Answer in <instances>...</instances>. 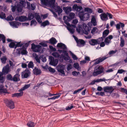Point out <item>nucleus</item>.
<instances>
[{
  "label": "nucleus",
  "instance_id": "9",
  "mask_svg": "<svg viewBox=\"0 0 127 127\" xmlns=\"http://www.w3.org/2000/svg\"><path fill=\"white\" fill-rule=\"evenodd\" d=\"M57 69L58 72L61 73L62 75H64L65 73L64 70V65L63 64L58 65L57 67Z\"/></svg>",
  "mask_w": 127,
  "mask_h": 127
},
{
  "label": "nucleus",
  "instance_id": "50",
  "mask_svg": "<svg viewBox=\"0 0 127 127\" xmlns=\"http://www.w3.org/2000/svg\"><path fill=\"white\" fill-rule=\"evenodd\" d=\"M103 40V38L102 37H101L99 38L97 40V44H100L101 43V41H102Z\"/></svg>",
  "mask_w": 127,
  "mask_h": 127
},
{
  "label": "nucleus",
  "instance_id": "23",
  "mask_svg": "<svg viewBox=\"0 0 127 127\" xmlns=\"http://www.w3.org/2000/svg\"><path fill=\"white\" fill-rule=\"evenodd\" d=\"M109 31L108 29L105 30L102 33V37L103 38L106 37L109 34Z\"/></svg>",
  "mask_w": 127,
  "mask_h": 127
},
{
  "label": "nucleus",
  "instance_id": "29",
  "mask_svg": "<svg viewBox=\"0 0 127 127\" xmlns=\"http://www.w3.org/2000/svg\"><path fill=\"white\" fill-rule=\"evenodd\" d=\"M21 42L20 41L19 42H15V49H16L17 47H21L24 44L23 43H21Z\"/></svg>",
  "mask_w": 127,
  "mask_h": 127
},
{
  "label": "nucleus",
  "instance_id": "13",
  "mask_svg": "<svg viewBox=\"0 0 127 127\" xmlns=\"http://www.w3.org/2000/svg\"><path fill=\"white\" fill-rule=\"evenodd\" d=\"M82 8L81 6H78L76 4H74L72 6L73 10L77 11H80Z\"/></svg>",
  "mask_w": 127,
  "mask_h": 127
},
{
  "label": "nucleus",
  "instance_id": "59",
  "mask_svg": "<svg viewBox=\"0 0 127 127\" xmlns=\"http://www.w3.org/2000/svg\"><path fill=\"white\" fill-rule=\"evenodd\" d=\"M68 30L70 31V32L72 34H73L75 30L74 29H71L69 28H67Z\"/></svg>",
  "mask_w": 127,
  "mask_h": 127
},
{
  "label": "nucleus",
  "instance_id": "56",
  "mask_svg": "<svg viewBox=\"0 0 127 127\" xmlns=\"http://www.w3.org/2000/svg\"><path fill=\"white\" fill-rule=\"evenodd\" d=\"M49 47L50 49L52 51H55L56 50V49L55 48H54L52 46L50 45L49 46Z\"/></svg>",
  "mask_w": 127,
  "mask_h": 127
},
{
  "label": "nucleus",
  "instance_id": "17",
  "mask_svg": "<svg viewBox=\"0 0 127 127\" xmlns=\"http://www.w3.org/2000/svg\"><path fill=\"white\" fill-rule=\"evenodd\" d=\"M35 17L39 23V24L41 23L42 21L41 17L39 15L38 13H35Z\"/></svg>",
  "mask_w": 127,
  "mask_h": 127
},
{
  "label": "nucleus",
  "instance_id": "51",
  "mask_svg": "<svg viewBox=\"0 0 127 127\" xmlns=\"http://www.w3.org/2000/svg\"><path fill=\"white\" fill-rule=\"evenodd\" d=\"M73 66L76 69H78L79 67V64L77 63H74L73 65Z\"/></svg>",
  "mask_w": 127,
  "mask_h": 127
},
{
  "label": "nucleus",
  "instance_id": "20",
  "mask_svg": "<svg viewBox=\"0 0 127 127\" xmlns=\"http://www.w3.org/2000/svg\"><path fill=\"white\" fill-rule=\"evenodd\" d=\"M58 62V60H57ZM49 64L55 66L57 64V62H56L54 60V58L52 57H51V61L49 63Z\"/></svg>",
  "mask_w": 127,
  "mask_h": 127
},
{
  "label": "nucleus",
  "instance_id": "61",
  "mask_svg": "<svg viewBox=\"0 0 127 127\" xmlns=\"http://www.w3.org/2000/svg\"><path fill=\"white\" fill-rule=\"evenodd\" d=\"M126 71L123 69H120L118 70L117 73L120 74H122L123 73L125 72Z\"/></svg>",
  "mask_w": 127,
  "mask_h": 127
},
{
  "label": "nucleus",
  "instance_id": "54",
  "mask_svg": "<svg viewBox=\"0 0 127 127\" xmlns=\"http://www.w3.org/2000/svg\"><path fill=\"white\" fill-rule=\"evenodd\" d=\"M84 88V87H83L82 88H81V89H79L78 90H76L75 91H74L73 93V94H75L77 93L78 92H79L81 91L82 90H83Z\"/></svg>",
  "mask_w": 127,
  "mask_h": 127
},
{
  "label": "nucleus",
  "instance_id": "64",
  "mask_svg": "<svg viewBox=\"0 0 127 127\" xmlns=\"http://www.w3.org/2000/svg\"><path fill=\"white\" fill-rule=\"evenodd\" d=\"M37 23L36 21L34 20H32L31 21V25H32L34 24H36Z\"/></svg>",
  "mask_w": 127,
  "mask_h": 127
},
{
  "label": "nucleus",
  "instance_id": "14",
  "mask_svg": "<svg viewBox=\"0 0 127 127\" xmlns=\"http://www.w3.org/2000/svg\"><path fill=\"white\" fill-rule=\"evenodd\" d=\"M100 17L101 19L103 21H106L108 19V17H107V13H102L100 15Z\"/></svg>",
  "mask_w": 127,
  "mask_h": 127
},
{
  "label": "nucleus",
  "instance_id": "57",
  "mask_svg": "<svg viewBox=\"0 0 127 127\" xmlns=\"http://www.w3.org/2000/svg\"><path fill=\"white\" fill-rule=\"evenodd\" d=\"M39 44L43 47H47V44L46 43H44L43 41V42L39 43Z\"/></svg>",
  "mask_w": 127,
  "mask_h": 127
},
{
  "label": "nucleus",
  "instance_id": "3",
  "mask_svg": "<svg viewBox=\"0 0 127 127\" xmlns=\"http://www.w3.org/2000/svg\"><path fill=\"white\" fill-rule=\"evenodd\" d=\"M41 4L44 5H49L50 7H55V0L49 1L48 0H40Z\"/></svg>",
  "mask_w": 127,
  "mask_h": 127
},
{
  "label": "nucleus",
  "instance_id": "52",
  "mask_svg": "<svg viewBox=\"0 0 127 127\" xmlns=\"http://www.w3.org/2000/svg\"><path fill=\"white\" fill-rule=\"evenodd\" d=\"M48 69L49 71L53 73H54L55 72V70L54 69L52 68L51 67H49Z\"/></svg>",
  "mask_w": 127,
  "mask_h": 127
},
{
  "label": "nucleus",
  "instance_id": "1",
  "mask_svg": "<svg viewBox=\"0 0 127 127\" xmlns=\"http://www.w3.org/2000/svg\"><path fill=\"white\" fill-rule=\"evenodd\" d=\"M57 47L63 49V50L58 49V51L60 53H63L64 54V55L63 54L61 55V56L66 61L69 60V62L71 63L72 61V60L70 59V57L66 51L67 47L65 45L62 43H58L57 45Z\"/></svg>",
  "mask_w": 127,
  "mask_h": 127
},
{
  "label": "nucleus",
  "instance_id": "43",
  "mask_svg": "<svg viewBox=\"0 0 127 127\" xmlns=\"http://www.w3.org/2000/svg\"><path fill=\"white\" fill-rule=\"evenodd\" d=\"M7 79L9 80L12 81L13 78L10 74H9L6 76Z\"/></svg>",
  "mask_w": 127,
  "mask_h": 127
},
{
  "label": "nucleus",
  "instance_id": "49",
  "mask_svg": "<svg viewBox=\"0 0 127 127\" xmlns=\"http://www.w3.org/2000/svg\"><path fill=\"white\" fill-rule=\"evenodd\" d=\"M52 55L56 58L59 57L60 55L58 53L54 52L52 53Z\"/></svg>",
  "mask_w": 127,
  "mask_h": 127
},
{
  "label": "nucleus",
  "instance_id": "18",
  "mask_svg": "<svg viewBox=\"0 0 127 127\" xmlns=\"http://www.w3.org/2000/svg\"><path fill=\"white\" fill-rule=\"evenodd\" d=\"M20 75L18 73H16L13 77L12 79V81L14 82H17L20 80L19 76Z\"/></svg>",
  "mask_w": 127,
  "mask_h": 127
},
{
  "label": "nucleus",
  "instance_id": "41",
  "mask_svg": "<svg viewBox=\"0 0 127 127\" xmlns=\"http://www.w3.org/2000/svg\"><path fill=\"white\" fill-rule=\"evenodd\" d=\"M58 95L55 96H53L51 98H48V100H50V99H55L56 98H59L60 96V94H58Z\"/></svg>",
  "mask_w": 127,
  "mask_h": 127
},
{
  "label": "nucleus",
  "instance_id": "34",
  "mask_svg": "<svg viewBox=\"0 0 127 127\" xmlns=\"http://www.w3.org/2000/svg\"><path fill=\"white\" fill-rule=\"evenodd\" d=\"M57 8L56 12H58L59 15H60L62 12V9L60 7V6H57Z\"/></svg>",
  "mask_w": 127,
  "mask_h": 127
},
{
  "label": "nucleus",
  "instance_id": "30",
  "mask_svg": "<svg viewBox=\"0 0 127 127\" xmlns=\"http://www.w3.org/2000/svg\"><path fill=\"white\" fill-rule=\"evenodd\" d=\"M15 42H16L14 41L11 42L9 45V47L11 48H15Z\"/></svg>",
  "mask_w": 127,
  "mask_h": 127
},
{
  "label": "nucleus",
  "instance_id": "28",
  "mask_svg": "<svg viewBox=\"0 0 127 127\" xmlns=\"http://www.w3.org/2000/svg\"><path fill=\"white\" fill-rule=\"evenodd\" d=\"M102 73V70H96L95 71H94L93 73V75L94 76L97 75L99 74H100Z\"/></svg>",
  "mask_w": 127,
  "mask_h": 127
},
{
  "label": "nucleus",
  "instance_id": "38",
  "mask_svg": "<svg viewBox=\"0 0 127 127\" xmlns=\"http://www.w3.org/2000/svg\"><path fill=\"white\" fill-rule=\"evenodd\" d=\"M14 19V18L11 15H9L6 18L5 20L7 21H12Z\"/></svg>",
  "mask_w": 127,
  "mask_h": 127
},
{
  "label": "nucleus",
  "instance_id": "10",
  "mask_svg": "<svg viewBox=\"0 0 127 127\" xmlns=\"http://www.w3.org/2000/svg\"><path fill=\"white\" fill-rule=\"evenodd\" d=\"M44 43H48L53 44H56L57 42L56 38L54 37H52L49 40L43 41Z\"/></svg>",
  "mask_w": 127,
  "mask_h": 127
},
{
  "label": "nucleus",
  "instance_id": "16",
  "mask_svg": "<svg viewBox=\"0 0 127 127\" xmlns=\"http://www.w3.org/2000/svg\"><path fill=\"white\" fill-rule=\"evenodd\" d=\"M63 9L66 14H68L72 10V8L71 7L67 6V7H63Z\"/></svg>",
  "mask_w": 127,
  "mask_h": 127
},
{
  "label": "nucleus",
  "instance_id": "25",
  "mask_svg": "<svg viewBox=\"0 0 127 127\" xmlns=\"http://www.w3.org/2000/svg\"><path fill=\"white\" fill-rule=\"evenodd\" d=\"M41 27L43 26L44 27L46 26L49 25L50 23L49 21L48 20H46L43 22L41 23Z\"/></svg>",
  "mask_w": 127,
  "mask_h": 127
},
{
  "label": "nucleus",
  "instance_id": "33",
  "mask_svg": "<svg viewBox=\"0 0 127 127\" xmlns=\"http://www.w3.org/2000/svg\"><path fill=\"white\" fill-rule=\"evenodd\" d=\"M22 49L21 48H19L17 49H16L17 51L15 52L14 53V55H20L21 53V51L22 50Z\"/></svg>",
  "mask_w": 127,
  "mask_h": 127
},
{
  "label": "nucleus",
  "instance_id": "6",
  "mask_svg": "<svg viewBox=\"0 0 127 127\" xmlns=\"http://www.w3.org/2000/svg\"><path fill=\"white\" fill-rule=\"evenodd\" d=\"M79 15L80 20L83 21L87 20L89 17V15L88 13L84 14L81 12L79 13Z\"/></svg>",
  "mask_w": 127,
  "mask_h": 127
},
{
  "label": "nucleus",
  "instance_id": "55",
  "mask_svg": "<svg viewBox=\"0 0 127 127\" xmlns=\"http://www.w3.org/2000/svg\"><path fill=\"white\" fill-rule=\"evenodd\" d=\"M35 54L36 55V57L35 58L36 61L38 63H40V59L38 58L37 55L35 53Z\"/></svg>",
  "mask_w": 127,
  "mask_h": 127
},
{
  "label": "nucleus",
  "instance_id": "21",
  "mask_svg": "<svg viewBox=\"0 0 127 127\" xmlns=\"http://www.w3.org/2000/svg\"><path fill=\"white\" fill-rule=\"evenodd\" d=\"M89 44L91 45L94 46L97 44V40L94 39H92L89 41Z\"/></svg>",
  "mask_w": 127,
  "mask_h": 127
},
{
  "label": "nucleus",
  "instance_id": "39",
  "mask_svg": "<svg viewBox=\"0 0 127 127\" xmlns=\"http://www.w3.org/2000/svg\"><path fill=\"white\" fill-rule=\"evenodd\" d=\"M91 23L93 24L94 26H95L96 25V19L94 17H93L91 19Z\"/></svg>",
  "mask_w": 127,
  "mask_h": 127
},
{
  "label": "nucleus",
  "instance_id": "60",
  "mask_svg": "<svg viewBox=\"0 0 127 127\" xmlns=\"http://www.w3.org/2000/svg\"><path fill=\"white\" fill-rule=\"evenodd\" d=\"M73 108V105L69 106H67L66 108V110H69Z\"/></svg>",
  "mask_w": 127,
  "mask_h": 127
},
{
  "label": "nucleus",
  "instance_id": "53",
  "mask_svg": "<svg viewBox=\"0 0 127 127\" xmlns=\"http://www.w3.org/2000/svg\"><path fill=\"white\" fill-rule=\"evenodd\" d=\"M27 52L26 50L22 49L21 51V53L22 55H26L27 53Z\"/></svg>",
  "mask_w": 127,
  "mask_h": 127
},
{
  "label": "nucleus",
  "instance_id": "42",
  "mask_svg": "<svg viewBox=\"0 0 127 127\" xmlns=\"http://www.w3.org/2000/svg\"><path fill=\"white\" fill-rule=\"evenodd\" d=\"M34 64L33 62L32 61H30L28 64V66L29 68H32L33 67Z\"/></svg>",
  "mask_w": 127,
  "mask_h": 127
},
{
  "label": "nucleus",
  "instance_id": "58",
  "mask_svg": "<svg viewBox=\"0 0 127 127\" xmlns=\"http://www.w3.org/2000/svg\"><path fill=\"white\" fill-rule=\"evenodd\" d=\"M113 97H115L116 98H118L119 97V95L117 93H113L112 94Z\"/></svg>",
  "mask_w": 127,
  "mask_h": 127
},
{
  "label": "nucleus",
  "instance_id": "7",
  "mask_svg": "<svg viewBox=\"0 0 127 127\" xmlns=\"http://www.w3.org/2000/svg\"><path fill=\"white\" fill-rule=\"evenodd\" d=\"M31 72L27 68L22 73V76L24 78H27L30 75Z\"/></svg>",
  "mask_w": 127,
  "mask_h": 127
},
{
  "label": "nucleus",
  "instance_id": "5",
  "mask_svg": "<svg viewBox=\"0 0 127 127\" xmlns=\"http://www.w3.org/2000/svg\"><path fill=\"white\" fill-rule=\"evenodd\" d=\"M31 49L33 51L35 52H38L40 50L41 46L39 45H36L34 43H32L31 44Z\"/></svg>",
  "mask_w": 127,
  "mask_h": 127
},
{
  "label": "nucleus",
  "instance_id": "40",
  "mask_svg": "<svg viewBox=\"0 0 127 127\" xmlns=\"http://www.w3.org/2000/svg\"><path fill=\"white\" fill-rule=\"evenodd\" d=\"M84 11L85 12H87L90 13L92 12L93 10L91 8L89 7H86L85 8Z\"/></svg>",
  "mask_w": 127,
  "mask_h": 127
},
{
  "label": "nucleus",
  "instance_id": "27",
  "mask_svg": "<svg viewBox=\"0 0 127 127\" xmlns=\"http://www.w3.org/2000/svg\"><path fill=\"white\" fill-rule=\"evenodd\" d=\"M27 17L26 16H19V21L24 22L25 21L27 20Z\"/></svg>",
  "mask_w": 127,
  "mask_h": 127
},
{
  "label": "nucleus",
  "instance_id": "62",
  "mask_svg": "<svg viewBox=\"0 0 127 127\" xmlns=\"http://www.w3.org/2000/svg\"><path fill=\"white\" fill-rule=\"evenodd\" d=\"M19 91H20V92L19 93H17V95H18V97L22 96L23 94V92L22 91H20V90Z\"/></svg>",
  "mask_w": 127,
  "mask_h": 127
},
{
  "label": "nucleus",
  "instance_id": "31",
  "mask_svg": "<svg viewBox=\"0 0 127 127\" xmlns=\"http://www.w3.org/2000/svg\"><path fill=\"white\" fill-rule=\"evenodd\" d=\"M27 125L29 127H34L35 126L34 123L31 121L28 122Z\"/></svg>",
  "mask_w": 127,
  "mask_h": 127
},
{
  "label": "nucleus",
  "instance_id": "2",
  "mask_svg": "<svg viewBox=\"0 0 127 127\" xmlns=\"http://www.w3.org/2000/svg\"><path fill=\"white\" fill-rule=\"evenodd\" d=\"M26 5V3L25 1L21 0L20 1L19 3L17 4V6L16 5L11 6L12 7V11L13 12H14L17 9V10L18 12H20L22 11L23 10V7H25Z\"/></svg>",
  "mask_w": 127,
  "mask_h": 127
},
{
  "label": "nucleus",
  "instance_id": "4",
  "mask_svg": "<svg viewBox=\"0 0 127 127\" xmlns=\"http://www.w3.org/2000/svg\"><path fill=\"white\" fill-rule=\"evenodd\" d=\"M4 102L7 107L10 109H13L14 108V103L12 100H8L6 99L4 100Z\"/></svg>",
  "mask_w": 127,
  "mask_h": 127
},
{
  "label": "nucleus",
  "instance_id": "8",
  "mask_svg": "<svg viewBox=\"0 0 127 127\" xmlns=\"http://www.w3.org/2000/svg\"><path fill=\"white\" fill-rule=\"evenodd\" d=\"M73 36L77 43V46H80L81 44L84 45L85 44V42L83 39H79L78 40V38L75 35H73Z\"/></svg>",
  "mask_w": 127,
  "mask_h": 127
},
{
  "label": "nucleus",
  "instance_id": "46",
  "mask_svg": "<svg viewBox=\"0 0 127 127\" xmlns=\"http://www.w3.org/2000/svg\"><path fill=\"white\" fill-rule=\"evenodd\" d=\"M7 60V58L5 56H3V57L1 58V60L2 63L4 64L6 63V61Z\"/></svg>",
  "mask_w": 127,
  "mask_h": 127
},
{
  "label": "nucleus",
  "instance_id": "36",
  "mask_svg": "<svg viewBox=\"0 0 127 127\" xmlns=\"http://www.w3.org/2000/svg\"><path fill=\"white\" fill-rule=\"evenodd\" d=\"M125 45V41L124 39L122 37L120 38V45L121 47H123Z\"/></svg>",
  "mask_w": 127,
  "mask_h": 127
},
{
  "label": "nucleus",
  "instance_id": "45",
  "mask_svg": "<svg viewBox=\"0 0 127 127\" xmlns=\"http://www.w3.org/2000/svg\"><path fill=\"white\" fill-rule=\"evenodd\" d=\"M70 53L71 55H72V58L74 60H77L78 59V58L77 56L75 54H74L71 51H70Z\"/></svg>",
  "mask_w": 127,
  "mask_h": 127
},
{
  "label": "nucleus",
  "instance_id": "63",
  "mask_svg": "<svg viewBox=\"0 0 127 127\" xmlns=\"http://www.w3.org/2000/svg\"><path fill=\"white\" fill-rule=\"evenodd\" d=\"M108 39L107 37L105 38L104 40V42H105L106 44L107 45H108L110 42Z\"/></svg>",
  "mask_w": 127,
  "mask_h": 127
},
{
  "label": "nucleus",
  "instance_id": "48",
  "mask_svg": "<svg viewBox=\"0 0 127 127\" xmlns=\"http://www.w3.org/2000/svg\"><path fill=\"white\" fill-rule=\"evenodd\" d=\"M114 90V89L112 86H110V87H108V91H109L108 92L111 93H112Z\"/></svg>",
  "mask_w": 127,
  "mask_h": 127
},
{
  "label": "nucleus",
  "instance_id": "26",
  "mask_svg": "<svg viewBox=\"0 0 127 127\" xmlns=\"http://www.w3.org/2000/svg\"><path fill=\"white\" fill-rule=\"evenodd\" d=\"M2 40L3 43H5V37L4 35L3 34H0V41Z\"/></svg>",
  "mask_w": 127,
  "mask_h": 127
},
{
  "label": "nucleus",
  "instance_id": "24",
  "mask_svg": "<svg viewBox=\"0 0 127 127\" xmlns=\"http://www.w3.org/2000/svg\"><path fill=\"white\" fill-rule=\"evenodd\" d=\"M35 17V15L32 13H29L28 16V18H27V20H30L33 19Z\"/></svg>",
  "mask_w": 127,
  "mask_h": 127
},
{
  "label": "nucleus",
  "instance_id": "32",
  "mask_svg": "<svg viewBox=\"0 0 127 127\" xmlns=\"http://www.w3.org/2000/svg\"><path fill=\"white\" fill-rule=\"evenodd\" d=\"M30 84L25 85L23 87L21 88L20 89V91H23L27 89L30 87Z\"/></svg>",
  "mask_w": 127,
  "mask_h": 127
},
{
  "label": "nucleus",
  "instance_id": "44",
  "mask_svg": "<svg viewBox=\"0 0 127 127\" xmlns=\"http://www.w3.org/2000/svg\"><path fill=\"white\" fill-rule=\"evenodd\" d=\"M120 89L121 90H120L121 92L122 93H125L127 95V90L122 88H121Z\"/></svg>",
  "mask_w": 127,
  "mask_h": 127
},
{
  "label": "nucleus",
  "instance_id": "22",
  "mask_svg": "<svg viewBox=\"0 0 127 127\" xmlns=\"http://www.w3.org/2000/svg\"><path fill=\"white\" fill-rule=\"evenodd\" d=\"M9 68L8 65H6L5 67H4L2 70V72L4 73L8 74L9 72Z\"/></svg>",
  "mask_w": 127,
  "mask_h": 127
},
{
  "label": "nucleus",
  "instance_id": "35",
  "mask_svg": "<svg viewBox=\"0 0 127 127\" xmlns=\"http://www.w3.org/2000/svg\"><path fill=\"white\" fill-rule=\"evenodd\" d=\"M5 91H6V89H4L3 87H0V93H9L8 92H5Z\"/></svg>",
  "mask_w": 127,
  "mask_h": 127
},
{
  "label": "nucleus",
  "instance_id": "15",
  "mask_svg": "<svg viewBox=\"0 0 127 127\" xmlns=\"http://www.w3.org/2000/svg\"><path fill=\"white\" fill-rule=\"evenodd\" d=\"M33 73L36 75H38L41 73V70L36 67H35L34 69H33Z\"/></svg>",
  "mask_w": 127,
  "mask_h": 127
},
{
  "label": "nucleus",
  "instance_id": "37",
  "mask_svg": "<svg viewBox=\"0 0 127 127\" xmlns=\"http://www.w3.org/2000/svg\"><path fill=\"white\" fill-rule=\"evenodd\" d=\"M104 68L102 67L101 66H98L97 67H95V70H98L100 71L102 70V73L104 72Z\"/></svg>",
  "mask_w": 127,
  "mask_h": 127
},
{
  "label": "nucleus",
  "instance_id": "12",
  "mask_svg": "<svg viewBox=\"0 0 127 127\" xmlns=\"http://www.w3.org/2000/svg\"><path fill=\"white\" fill-rule=\"evenodd\" d=\"M107 58V57H106L105 56L103 57H100L98 58V59H97L95 60V62L94 64L95 65H96L98 64L105 60Z\"/></svg>",
  "mask_w": 127,
  "mask_h": 127
},
{
  "label": "nucleus",
  "instance_id": "47",
  "mask_svg": "<svg viewBox=\"0 0 127 127\" xmlns=\"http://www.w3.org/2000/svg\"><path fill=\"white\" fill-rule=\"evenodd\" d=\"M2 15L0 14V18L2 19H6L5 14L3 12H2L1 13Z\"/></svg>",
  "mask_w": 127,
  "mask_h": 127
},
{
  "label": "nucleus",
  "instance_id": "19",
  "mask_svg": "<svg viewBox=\"0 0 127 127\" xmlns=\"http://www.w3.org/2000/svg\"><path fill=\"white\" fill-rule=\"evenodd\" d=\"M10 24L16 28H18L17 26H20L21 25V23L17 21H14L10 22Z\"/></svg>",
  "mask_w": 127,
  "mask_h": 127
},
{
  "label": "nucleus",
  "instance_id": "11",
  "mask_svg": "<svg viewBox=\"0 0 127 127\" xmlns=\"http://www.w3.org/2000/svg\"><path fill=\"white\" fill-rule=\"evenodd\" d=\"M83 33L86 35L88 34L89 33L88 32H89L90 30L89 27L87 25L85 24L83 25Z\"/></svg>",
  "mask_w": 127,
  "mask_h": 127
}]
</instances>
